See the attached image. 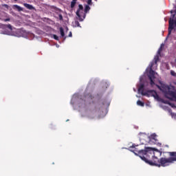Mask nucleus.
<instances>
[{
	"label": "nucleus",
	"instance_id": "obj_13",
	"mask_svg": "<svg viewBox=\"0 0 176 176\" xmlns=\"http://www.w3.org/2000/svg\"><path fill=\"white\" fill-rule=\"evenodd\" d=\"M137 104L140 107H144V102H141L140 100H138Z\"/></svg>",
	"mask_w": 176,
	"mask_h": 176
},
{
	"label": "nucleus",
	"instance_id": "obj_14",
	"mask_svg": "<svg viewBox=\"0 0 176 176\" xmlns=\"http://www.w3.org/2000/svg\"><path fill=\"white\" fill-rule=\"evenodd\" d=\"M170 75L176 78V72L174 70H170Z\"/></svg>",
	"mask_w": 176,
	"mask_h": 176
},
{
	"label": "nucleus",
	"instance_id": "obj_12",
	"mask_svg": "<svg viewBox=\"0 0 176 176\" xmlns=\"http://www.w3.org/2000/svg\"><path fill=\"white\" fill-rule=\"evenodd\" d=\"M89 10H90V6H85V13H87V12H89Z\"/></svg>",
	"mask_w": 176,
	"mask_h": 176
},
{
	"label": "nucleus",
	"instance_id": "obj_20",
	"mask_svg": "<svg viewBox=\"0 0 176 176\" xmlns=\"http://www.w3.org/2000/svg\"><path fill=\"white\" fill-rule=\"evenodd\" d=\"M3 21H10V19H9V18H8V19H4Z\"/></svg>",
	"mask_w": 176,
	"mask_h": 176
},
{
	"label": "nucleus",
	"instance_id": "obj_18",
	"mask_svg": "<svg viewBox=\"0 0 176 176\" xmlns=\"http://www.w3.org/2000/svg\"><path fill=\"white\" fill-rule=\"evenodd\" d=\"M75 23H76V25H77V27H80V24H79V22L76 21Z\"/></svg>",
	"mask_w": 176,
	"mask_h": 176
},
{
	"label": "nucleus",
	"instance_id": "obj_9",
	"mask_svg": "<svg viewBox=\"0 0 176 176\" xmlns=\"http://www.w3.org/2000/svg\"><path fill=\"white\" fill-rule=\"evenodd\" d=\"M60 36L62 38H64L65 34H64V29H63V28H60Z\"/></svg>",
	"mask_w": 176,
	"mask_h": 176
},
{
	"label": "nucleus",
	"instance_id": "obj_11",
	"mask_svg": "<svg viewBox=\"0 0 176 176\" xmlns=\"http://www.w3.org/2000/svg\"><path fill=\"white\" fill-rule=\"evenodd\" d=\"M151 140H153V141H155L156 142V141H157V139H156V134H153L151 135Z\"/></svg>",
	"mask_w": 176,
	"mask_h": 176
},
{
	"label": "nucleus",
	"instance_id": "obj_17",
	"mask_svg": "<svg viewBox=\"0 0 176 176\" xmlns=\"http://www.w3.org/2000/svg\"><path fill=\"white\" fill-rule=\"evenodd\" d=\"M3 6L4 8H6L7 9H9V6H8L7 4H3Z\"/></svg>",
	"mask_w": 176,
	"mask_h": 176
},
{
	"label": "nucleus",
	"instance_id": "obj_2",
	"mask_svg": "<svg viewBox=\"0 0 176 176\" xmlns=\"http://www.w3.org/2000/svg\"><path fill=\"white\" fill-rule=\"evenodd\" d=\"M138 93H140L142 96H147L148 97H154V98L157 100V101H161V102H163L164 104H168V105H170L172 108H176L174 103H171L168 100H164L160 98V97H159V95H157V93H156L154 90H149V91H147L146 92H144V84L140 85L138 87Z\"/></svg>",
	"mask_w": 176,
	"mask_h": 176
},
{
	"label": "nucleus",
	"instance_id": "obj_10",
	"mask_svg": "<svg viewBox=\"0 0 176 176\" xmlns=\"http://www.w3.org/2000/svg\"><path fill=\"white\" fill-rule=\"evenodd\" d=\"M77 0H72L71 2V8H75V5H76Z\"/></svg>",
	"mask_w": 176,
	"mask_h": 176
},
{
	"label": "nucleus",
	"instance_id": "obj_15",
	"mask_svg": "<svg viewBox=\"0 0 176 176\" xmlns=\"http://www.w3.org/2000/svg\"><path fill=\"white\" fill-rule=\"evenodd\" d=\"M5 27H7V28H9V30H10V31H12V30H13V28H12V25L10 24L5 25Z\"/></svg>",
	"mask_w": 176,
	"mask_h": 176
},
{
	"label": "nucleus",
	"instance_id": "obj_23",
	"mask_svg": "<svg viewBox=\"0 0 176 176\" xmlns=\"http://www.w3.org/2000/svg\"><path fill=\"white\" fill-rule=\"evenodd\" d=\"M66 122H69V120H67V121Z\"/></svg>",
	"mask_w": 176,
	"mask_h": 176
},
{
	"label": "nucleus",
	"instance_id": "obj_21",
	"mask_svg": "<svg viewBox=\"0 0 176 176\" xmlns=\"http://www.w3.org/2000/svg\"><path fill=\"white\" fill-rule=\"evenodd\" d=\"M69 36H72V33L70 32Z\"/></svg>",
	"mask_w": 176,
	"mask_h": 176
},
{
	"label": "nucleus",
	"instance_id": "obj_7",
	"mask_svg": "<svg viewBox=\"0 0 176 176\" xmlns=\"http://www.w3.org/2000/svg\"><path fill=\"white\" fill-rule=\"evenodd\" d=\"M23 6H25V8L29 9L30 10H32V9H34V6H32V5L31 4L24 3Z\"/></svg>",
	"mask_w": 176,
	"mask_h": 176
},
{
	"label": "nucleus",
	"instance_id": "obj_5",
	"mask_svg": "<svg viewBox=\"0 0 176 176\" xmlns=\"http://www.w3.org/2000/svg\"><path fill=\"white\" fill-rule=\"evenodd\" d=\"M163 46H164V45L162 44L161 47L159 48L157 51V55L154 57L155 65L156 64H157V61H159V56H160V53H162V50H163Z\"/></svg>",
	"mask_w": 176,
	"mask_h": 176
},
{
	"label": "nucleus",
	"instance_id": "obj_16",
	"mask_svg": "<svg viewBox=\"0 0 176 176\" xmlns=\"http://www.w3.org/2000/svg\"><path fill=\"white\" fill-rule=\"evenodd\" d=\"M53 38L54 39H55L56 41H58V36L56 34H53Z\"/></svg>",
	"mask_w": 176,
	"mask_h": 176
},
{
	"label": "nucleus",
	"instance_id": "obj_24",
	"mask_svg": "<svg viewBox=\"0 0 176 176\" xmlns=\"http://www.w3.org/2000/svg\"><path fill=\"white\" fill-rule=\"evenodd\" d=\"M135 146H134V145H133V148H134Z\"/></svg>",
	"mask_w": 176,
	"mask_h": 176
},
{
	"label": "nucleus",
	"instance_id": "obj_6",
	"mask_svg": "<svg viewBox=\"0 0 176 176\" xmlns=\"http://www.w3.org/2000/svg\"><path fill=\"white\" fill-rule=\"evenodd\" d=\"M170 157L169 160H170V163H174L176 162V152H169Z\"/></svg>",
	"mask_w": 176,
	"mask_h": 176
},
{
	"label": "nucleus",
	"instance_id": "obj_1",
	"mask_svg": "<svg viewBox=\"0 0 176 176\" xmlns=\"http://www.w3.org/2000/svg\"><path fill=\"white\" fill-rule=\"evenodd\" d=\"M135 152H138L142 160L150 164V166H156L157 167H166L170 166L171 161L170 158L162 157L160 160L155 156V149L151 147H145L144 150L135 148Z\"/></svg>",
	"mask_w": 176,
	"mask_h": 176
},
{
	"label": "nucleus",
	"instance_id": "obj_19",
	"mask_svg": "<svg viewBox=\"0 0 176 176\" xmlns=\"http://www.w3.org/2000/svg\"><path fill=\"white\" fill-rule=\"evenodd\" d=\"M87 3L88 5H91V0H88Z\"/></svg>",
	"mask_w": 176,
	"mask_h": 176
},
{
	"label": "nucleus",
	"instance_id": "obj_4",
	"mask_svg": "<svg viewBox=\"0 0 176 176\" xmlns=\"http://www.w3.org/2000/svg\"><path fill=\"white\" fill-rule=\"evenodd\" d=\"M76 16H78L80 21H83V20H85L86 14L83 12V6L80 4L78 6V10L76 11Z\"/></svg>",
	"mask_w": 176,
	"mask_h": 176
},
{
	"label": "nucleus",
	"instance_id": "obj_3",
	"mask_svg": "<svg viewBox=\"0 0 176 176\" xmlns=\"http://www.w3.org/2000/svg\"><path fill=\"white\" fill-rule=\"evenodd\" d=\"M154 65H155V63L151 64L150 65V71L148 74V76L151 81L150 83L152 87L155 86V85H156V82H157V73H156L153 70H152V67H153Z\"/></svg>",
	"mask_w": 176,
	"mask_h": 176
},
{
	"label": "nucleus",
	"instance_id": "obj_22",
	"mask_svg": "<svg viewBox=\"0 0 176 176\" xmlns=\"http://www.w3.org/2000/svg\"><path fill=\"white\" fill-rule=\"evenodd\" d=\"M60 19H63V16L60 15Z\"/></svg>",
	"mask_w": 176,
	"mask_h": 176
},
{
	"label": "nucleus",
	"instance_id": "obj_8",
	"mask_svg": "<svg viewBox=\"0 0 176 176\" xmlns=\"http://www.w3.org/2000/svg\"><path fill=\"white\" fill-rule=\"evenodd\" d=\"M13 9H17L18 12H22L23 8L20 7V6L18 5H14Z\"/></svg>",
	"mask_w": 176,
	"mask_h": 176
}]
</instances>
